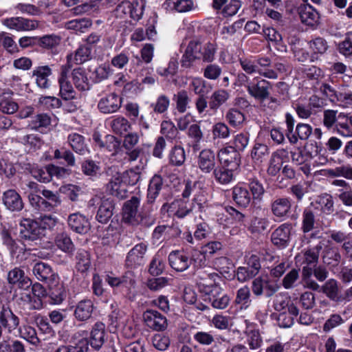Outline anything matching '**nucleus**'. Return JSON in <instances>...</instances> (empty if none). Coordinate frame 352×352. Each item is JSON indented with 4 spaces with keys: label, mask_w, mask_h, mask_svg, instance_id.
<instances>
[{
    "label": "nucleus",
    "mask_w": 352,
    "mask_h": 352,
    "mask_svg": "<svg viewBox=\"0 0 352 352\" xmlns=\"http://www.w3.org/2000/svg\"><path fill=\"white\" fill-rule=\"evenodd\" d=\"M321 245L304 250L295 256L296 265L302 267V283L304 287L318 291L320 285L311 278L313 270L316 267Z\"/></svg>",
    "instance_id": "1"
},
{
    "label": "nucleus",
    "mask_w": 352,
    "mask_h": 352,
    "mask_svg": "<svg viewBox=\"0 0 352 352\" xmlns=\"http://www.w3.org/2000/svg\"><path fill=\"white\" fill-rule=\"evenodd\" d=\"M30 206L39 212H54L61 204L59 192L43 187L28 195Z\"/></svg>",
    "instance_id": "2"
},
{
    "label": "nucleus",
    "mask_w": 352,
    "mask_h": 352,
    "mask_svg": "<svg viewBox=\"0 0 352 352\" xmlns=\"http://www.w3.org/2000/svg\"><path fill=\"white\" fill-rule=\"evenodd\" d=\"M248 94L261 102L270 98V91L272 88L270 82L258 76L252 78L248 85H245Z\"/></svg>",
    "instance_id": "3"
},
{
    "label": "nucleus",
    "mask_w": 352,
    "mask_h": 352,
    "mask_svg": "<svg viewBox=\"0 0 352 352\" xmlns=\"http://www.w3.org/2000/svg\"><path fill=\"white\" fill-rule=\"evenodd\" d=\"M72 55L67 56V63L61 66L58 84L60 87L59 96L64 100H69L74 98L75 91L71 82L68 80V74L72 68Z\"/></svg>",
    "instance_id": "4"
},
{
    "label": "nucleus",
    "mask_w": 352,
    "mask_h": 352,
    "mask_svg": "<svg viewBox=\"0 0 352 352\" xmlns=\"http://www.w3.org/2000/svg\"><path fill=\"white\" fill-rule=\"evenodd\" d=\"M19 236L25 242H33L43 237L42 229L36 219L23 217L19 221Z\"/></svg>",
    "instance_id": "5"
},
{
    "label": "nucleus",
    "mask_w": 352,
    "mask_h": 352,
    "mask_svg": "<svg viewBox=\"0 0 352 352\" xmlns=\"http://www.w3.org/2000/svg\"><path fill=\"white\" fill-rule=\"evenodd\" d=\"M0 324L8 333H12L19 328V318L13 312L9 302L0 304Z\"/></svg>",
    "instance_id": "6"
},
{
    "label": "nucleus",
    "mask_w": 352,
    "mask_h": 352,
    "mask_svg": "<svg viewBox=\"0 0 352 352\" xmlns=\"http://www.w3.org/2000/svg\"><path fill=\"white\" fill-rule=\"evenodd\" d=\"M74 345H60L53 352H88V331H78L72 338Z\"/></svg>",
    "instance_id": "7"
},
{
    "label": "nucleus",
    "mask_w": 352,
    "mask_h": 352,
    "mask_svg": "<svg viewBox=\"0 0 352 352\" xmlns=\"http://www.w3.org/2000/svg\"><path fill=\"white\" fill-rule=\"evenodd\" d=\"M1 23L10 30L17 32H27L36 30L38 27L36 20L21 16H12L1 20Z\"/></svg>",
    "instance_id": "8"
},
{
    "label": "nucleus",
    "mask_w": 352,
    "mask_h": 352,
    "mask_svg": "<svg viewBox=\"0 0 352 352\" xmlns=\"http://www.w3.org/2000/svg\"><path fill=\"white\" fill-rule=\"evenodd\" d=\"M140 205V200L136 197L124 203L122 209V220L129 224L135 226L143 223V218L138 213V208Z\"/></svg>",
    "instance_id": "9"
},
{
    "label": "nucleus",
    "mask_w": 352,
    "mask_h": 352,
    "mask_svg": "<svg viewBox=\"0 0 352 352\" xmlns=\"http://www.w3.org/2000/svg\"><path fill=\"white\" fill-rule=\"evenodd\" d=\"M7 281L12 286L24 290H28L32 285V280L21 267H14L9 270Z\"/></svg>",
    "instance_id": "10"
},
{
    "label": "nucleus",
    "mask_w": 352,
    "mask_h": 352,
    "mask_svg": "<svg viewBox=\"0 0 352 352\" xmlns=\"http://www.w3.org/2000/svg\"><path fill=\"white\" fill-rule=\"evenodd\" d=\"M1 201L5 208L11 212H19L24 208V202L21 195L10 188L2 194Z\"/></svg>",
    "instance_id": "11"
},
{
    "label": "nucleus",
    "mask_w": 352,
    "mask_h": 352,
    "mask_svg": "<svg viewBox=\"0 0 352 352\" xmlns=\"http://www.w3.org/2000/svg\"><path fill=\"white\" fill-rule=\"evenodd\" d=\"M143 320L146 327L156 331H164L168 327L166 316L156 310L145 311L143 314Z\"/></svg>",
    "instance_id": "12"
},
{
    "label": "nucleus",
    "mask_w": 352,
    "mask_h": 352,
    "mask_svg": "<svg viewBox=\"0 0 352 352\" xmlns=\"http://www.w3.org/2000/svg\"><path fill=\"white\" fill-rule=\"evenodd\" d=\"M252 289L256 296L264 294L267 297H271L278 289V285L268 278L257 277L252 283Z\"/></svg>",
    "instance_id": "13"
},
{
    "label": "nucleus",
    "mask_w": 352,
    "mask_h": 352,
    "mask_svg": "<svg viewBox=\"0 0 352 352\" xmlns=\"http://www.w3.org/2000/svg\"><path fill=\"white\" fill-rule=\"evenodd\" d=\"M52 69L49 65L38 66L32 71V78L36 86L42 90L49 89L52 87Z\"/></svg>",
    "instance_id": "14"
},
{
    "label": "nucleus",
    "mask_w": 352,
    "mask_h": 352,
    "mask_svg": "<svg viewBox=\"0 0 352 352\" xmlns=\"http://www.w3.org/2000/svg\"><path fill=\"white\" fill-rule=\"evenodd\" d=\"M202 45L197 40L190 41L182 58V65L189 67L196 59H200L201 56Z\"/></svg>",
    "instance_id": "15"
},
{
    "label": "nucleus",
    "mask_w": 352,
    "mask_h": 352,
    "mask_svg": "<svg viewBox=\"0 0 352 352\" xmlns=\"http://www.w3.org/2000/svg\"><path fill=\"white\" fill-rule=\"evenodd\" d=\"M197 164L198 168L204 173L214 170L216 165L214 152L210 148L202 150L197 156Z\"/></svg>",
    "instance_id": "16"
},
{
    "label": "nucleus",
    "mask_w": 352,
    "mask_h": 352,
    "mask_svg": "<svg viewBox=\"0 0 352 352\" xmlns=\"http://www.w3.org/2000/svg\"><path fill=\"white\" fill-rule=\"evenodd\" d=\"M68 225L76 232L84 235V242L88 241V219L80 213L71 214L68 217Z\"/></svg>",
    "instance_id": "17"
},
{
    "label": "nucleus",
    "mask_w": 352,
    "mask_h": 352,
    "mask_svg": "<svg viewBox=\"0 0 352 352\" xmlns=\"http://www.w3.org/2000/svg\"><path fill=\"white\" fill-rule=\"evenodd\" d=\"M147 247L144 243L135 245L128 253L126 258V265L133 268L144 263V256Z\"/></svg>",
    "instance_id": "18"
},
{
    "label": "nucleus",
    "mask_w": 352,
    "mask_h": 352,
    "mask_svg": "<svg viewBox=\"0 0 352 352\" xmlns=\"http://www.w3.org/2000/svg\"><path fill=\"white\" fill-rule=\"evenodd\" d=\"M33 273L40 281L49 283L54 281L58 276L54 272L51 265L47 263L39 261L34 264Z\"/></svg>",
    "instance_id": "19"
},
{
    "label": "nucleus",
    "mask_w": 352,
    "mask_h": 352,
    "mask_svg": "<svg viewBox=\"0 0 352 352\" xmlns=\"http://www.w3.org/2000/svg\"><path fill=\"white\" fill-rule=\"evenodd\" d=\"M52 281L48 284L47 296L49 297L50 303L59 305L63 302L67 296V292L63 283Z\"/></svg>",
    "instance_id": "20"
},
{
    "label": "nucleus",
    "mask_w": 352,
    "mask_h": 352,
    "mask_svg": "<svg viewBox=\"0 0 352 352\" xmlns=\"http://www.w3.org/2000/svg\"><path fill=\"white\" fill-rule=\"evenodd\" d=\"M205 300H208L214 309H223L229 305L230 298L219 286L214 287L213 291L206 296Z\"/></svg>",
    "instance_id": "21"
},
{
    "label": "nucleus",
    "mask_w": 352,
    "mask_h": 352,
    "mask_svg": "<svg viewBox=\"0 0 352 352\" xmlns=\"http://www.w3.org/2000/svg\"><path fill=\"white\" fill-rule=\"evenodd\" d=\"M121 104V98L116 94H111L101 98L98 107L100 111L104 113H112L120 108Z\"/></svg>",
    "instance_id": "22"
},
{
    "label": "nucleus",
    "mask_w": 352,
    "mask_h": 352,
    "mask_svg": "<svg viewBox=\"0 0 352 352\" xmlns=\"http://www.w3.org/2000/svg\"><path fill=\"white\" fill-rule=\"evenodd\" d=\"M170 265L177 272H184L187 270L191 263L188 256L182 252L173 251L168 256Z\"/></svg>",
    "instance_id": "23"
},
{
    "label": "nucleus",
    "mask_w": 352,
    "mask_h": 352,
    "mask_svg": "<svg viewBox=\"0 0 352 352\" xmlns=\"http://www.w3.org/2000/svg\"><path fill=\"white\" fill-rule=\"evenodd\" d=\"M212 6L215 10H221L224 16H232L237 13L241 3L239 0H213Z\"/></svg>",
    "instance_id": "24"
},
{
    "label": "nucleus",
    "mask_w": 352,
    "mask_h": 352,
    "mask_svg": "<svg viewBox=\"0 0 352 352\" xmlns=\"http://www.w3.org/2000/svg\"><path fill=\"white\" fill-rule=\"evenodd\" d=\"M291 208V199L288 197L276 198L271 204L272 212L278 218H285L288 216Z\"/></svg>",
    "instance_id": "25"
},
{
    "label": "nucleus",
    "mask_w": 352,
    "mask_h": 352,
    "mask_svg": "<svg viewBox=\"0 0 352 352\" xmlns=\"http://www.w3.org/2000/svg\"><path fill=\"white\" fill-rule=\"evenodd\" d=\"M232 198L238 206L243 208H247L252 201L251 194L244 184H238L232 188Z\"/></svg>",
    "instance_id": "26"
},
{
    "label": "nucleus",
    "mask_w": 352,
    "mask_h": 352,
    "mask_svg": "<svg viewBox=\"0 0 352 352\" xmlns=\"http://www.w3.org/2000/svg\"><path fill=\"white\" fill-rule=\"evenodd\" d=\"M108 126L116 135H124L127 133L131 127L130 122L124 116H115L107 120Z\"/></svg>",
    "instance_id": "27"
},
{
    "label": "nucleus",
    "mask_w": 352,
    "mask_h": 352,
    "mask_svg": "<svg viewBox=\"0 0 352 352\" xmlns=\"http://www.w3.org/2000/svg\"><path fill=\"white\" fill-rule=\"evenodd\" d=\"M287 152L285 149H278L272 153L268 163L267 172L270 175L276 176L280 170L284 158Z\"/></svg>",
    "instance_id": "28"
},
{
    "label": "nucleus",
    "mask_w": 352,
    "mask_h": 352,
    "mask_svg": "<svg viewBox=\"0 0 352 352\" xmlns=\"http://www.w3.org/2000/svg\"><path fill=\"white\" fill-rule=\"evenodd\" d=\"M75 274L86 278L88 275V251L79 249L75 256Z\"/></svg>",
    "instance_id": "29"
},
{
    "label": "nucleus",
    "mask_w": 352,
    "mask_h": 352,
    "mask_svg": "<svg viewBox=\"0 0 352 352\" xmlns=\"http://www.w3.org/2000/svg\"><path fill=\"white\" fill-rule=\"evenodd\" d=\"M229 98L230 94L227 90L223 89L215 90L209 98V109L213 113H216L219 108L228 101Z\"/></svg>",
    "instance_id": "30"
},
{
    "label": "nucleus",
    "mask_w": 352,
    "mask_h": 352,
    "mask_svg": "<svg viewBox=\"0 0 352 352\" xmlns=\"http://www.w3.org/2000/svg\"><path fill=\"white\" fill-rule=\"evenodd\" d=\"M34 322L38 327L40 334L50 338L56 335L54 326L50 324L49 318L40 314H36L33 316Z\"/></svg>",
    "instance_id": "31"
},
{
    "label": "nucleus",
    "mask_w": 352,
    "mask_h": 352,
    "mask_svg": "<svg viewBox=\"0 0 352 352\" xmlns=\"http://www.w3.org/2000/svg\"><path fill=\"white\" fill-rule=\"evenodd\" d=\"M107 189L113 196L123 198L125 196V185L122 182L121 175L119 173L113 175L107 186Z\"/></svg>",
    "instance_id": "32"
},
{
    "label": "nucleus",
    "mask_w": 352,
    "mask_h": 352,
    "mask_svg": "<svg viewBox=\"0 0 352 352\" xmlns=\"http://www.w3.org/2000/svg\"><path fill=\"white\" fill-rule=\"evenodd\" d=\"M104 325L97 322L93 327L89 338V344L96 349H100L104 342Z\"/></svg>",
    "instance_id": "33"
},
{
    "label": "nucleus",
    "mask_w": 352,
    "mask_h": 352,
    "mask_svg": "<svg viewBox=\"0 0 352 352\" xmlns=\"http://www.w3.org/2000/svg\"><path fill=\"white\" fill-rule=\"evenodd\" d=\"M300 17L301 21L309 26H315L319 22V14L310 6L300 8Z\"/></svg>",
    "instance_id": "34"
},
{
    "label": "nucleus",
    "mask_w": 352,
    "mask_h": 352,
    "mask_svg": "<svg viewBox=\"0 0 352 352\" xmlns=\"http://www.w3.org/2000/svg\"><path fill=\"white\" fill-rule=\"evenodd\" d=\"M322 292L331 300L340 302L341 294H340L339 283L333 279H329L321 287Z\"/></svg>",
    "instance_id": "35"
},
{
    "label": "nucleus",
    "mask_w": 352,
    "mask_h": 352,
    "mask_svg": "<svg viewBox=\"0 0 352 352\" xmlns=\"http://www.w3.org/2000/svg\"><path fill=\"white\" fill-rule=\"evenodd\" d=\"M312 133V127L308 124L300 123L296 127V134L287 136L291 144H296L298 139L302 140H307Z\"/></svg>",
    "instance_id": "36"
},
{
    "label": "nucleus",
    "mask_w": 352,
    "mask_h": 352,
    "mask_svg": "<svg viewBox=\"0 0 352 352\" xmlns=\"http://www.w3.org/2000/svg\"><path fill=\"white\" fill-rule=\"evenodd\" d=\"M56 245L65 253H72L74 251V245L66 232H60L57 233L54 239Z\"/></svg>",
    "instance_id": "37"
},
{
    "label": "nucleus",
    "mask_w": 352,
    "mask_h": 352,
    "mask_svg": "<svg viewBox=\"0 0 352 352\" xmlns=\"http://www.w3.org/2000/svg\"><path fill=\"white\" fill-rule=\"evenodd\" d=\"M289 226L283 224L273 232L272 241L276 245L285 246L289 239Z\"/></svg>",
    "instance_id": "38"
},
{
    "label": "nucleus",
    "mask_w": 352,
    "mask_h": 352,
    "mask_svg": "<svg viewBox=\"0 0 352 352\" xmlns=\"http://www.w3.org/2000/svg\"><path fill=\"white\" fill-rule=\"evenodd\" d=\"M220 162L226 165L238 164L239 155L232 146L221 148L218 153Z\"/></svg>",
    "instance_id": "39"
},
{
    "label": "nucleus",
    "mask_w": 352,
    "mask_h": 352,
    "mask_svg": "<svg viewBox=\"0 0 352 352\" xmlns=\"http://www.w3.org/2000/svg\"><path fill=\"white\" fill-rule=\"evenodd\" d=\"M60 42V37L55 34H46L38 36L37 47L41 50H51L55 49Z\"/></svg>",
    "instance_id": "40"
},
{
    "label": "nucleus",
    "mask_w": 352,
    "mask_h": 352,
    "mask_svg": "<svg viewBox=\"0 0 352 352\" xmlns=\"http://www.w3.org/2000/svg\"><path fill=\"white\" fill-rule=\"evenodd\" d=\"M270 153L266 144L256 143L251 151V158L256 165L261 164Z\"/></svg>",
    "instance_id": "41"
},
{
    "label": "nucleus",
    "mask_w": 352,
    "mask_h": 352,
    "mask_svg": "<svg viewBox=\"0 0 352 352\" xmlns=\"http://www.w3.org/2000/svg\"><path fill=\"white\" fill-rule=\"evenodd\" d=\"M163 186L162 177L159 175H155L150 180L148 188L147 197L148 201L153 202L155 200Z\"/></svg>",
    "instance_id": "42"
},
{
    "label": "nucleus",
    "mask_w": 352,
    "mask_h": 352,
    "mask_svg": "<svg viewBox=\"0 0 352 352\" xmlns=\"http://www.w3.org/2000/svg\"><path fill=\"white\" fill-rule=\"evenodd\" d=\"M74 83L80 91L88 89V78L85 69L78 67L72 72Z\"/></svg>",
    "instance_id": "43"
},
{
    "label": "nucleus",
    "mask_w": 352,
    "mask_h": 352,
    "mask_svg": "<svg viewBox=\"0 0 352 352\" xmlns=\"http://www.w3.org/2000/svg\"><path fill=\"white\" fill-rule=\"evenodd\" d=\"M234 303L239 305L241 309H247L252 303L250 288L245 285L236 291Z\"/></svg>",
    "instance_id": "44"
},
{
    "label": "nucleus",
    "mask_w": 352,
    "mask_h": 352,
    "mask_svg": "<svg viewBox=\"0 0 352 352\" xmlns=\"http://www.w3.org/2000/svg\"><path fill=\"white\" fill-rule=\"evenodd\" d=\"M165 4L178 12H190L197 8L193 0H166Z\"/></svg>",
    "instance_id": "45"
},
{
    "label": "nucleus",
    "mask_w": 352,
    "mask_h": 352,
    "mask_svg": "<svg viewBox=\"0 0 352 352\" xmlns=\"http://www.w3.org/2000/svg\"><path fill=\"white\" fill-rule=\"evenodd\" d=\"M8 250L10 256L15 258L16 261H23L27 258V251L25 245H19L14 239L5 245Z\"/></svg>",
    "instance_id": "46"
},
{
    "label": "nucleus",
    "mask_w": 352,
    "mask_h": 352,
    "mask_svg": "<svg viewBox=\"0 0 352 352\" xmlns=\"http://www.w3.org/2000/svg\"><path fill=\"white\" fill-rule=\"evenodd\" d=\"M309 47L312 52V58H318V55L324 54L328 50L327 41L321 37H316L309 42Z\"/></svg>",
    "instance_id": "47"
},
{
    "label": "nucleus",
    "mask_w": 352,
    "mask_h": 352,
    "mask_svg": "<svg viewBox=\"0 0 352 352\" xmlns=\"http://www.w3.org/2000/svg\"><path fill=\"white\" fill-rule=\"evenodd\" d=\"M20 333V336L32 344H36L40 342L36 329L30 324H24L19 326L17 329Z\"/></svg>",
    "instance_id": "48"
},
{
    "label": "nucleus",
    "mask_w": 352,
    "mask_h": 352,
    "mask_svg": "<svg viewBox=\"0 0 352 352\" xmlns=\"http://www.w3.org/2000/svg\"><path fill=\"white\" fill-rule=\"evenodd\" d=\"M113 206L110 201L107 199L103 201L98 210L96 219L100 223H107L113 215Z\"/></svg>",
    "instance_id": "49"
},
{
    "label": "nucleus",
    "mask_w": 352,
    "mask_h": 352,
    "mask_svg": "<svg viewBox=\"0 0 352 352\" xmlns=\"http://www.w3.org/2000/svg\"><path fill=\"white\" fill-rule=\"evenodd\" d=\"M327 175L330 177H342L347 179H352V166L349 164H342L327 170Z\"/></svg>",
    "instance_id": "50"
},
{
    "label": "nucleus",
    "mask_w": 352,
    "mask_h": 352,
    "mask_svg": "<svg viewBox=\"0 0 352 352\" xmlns=\"http://www.w3.org/2000/svg\"><path fill=\"white\" fill-rule=\"evenodd\" d=\"M74 316L76 321L86 322L88 320V300L83 299L75 306Z\"/></svg>",
    "instance_id": "51"
},
{
    "label": "nucleus",
    "mask_w": 352,
    "mask_h": 352,
    "mask_svg": "<svg viewBox=\"0 0 352 352\" xmlns=\"http://www.w3.org/2000/svg\"><path fill=\"white\" fill-rule=\"evenodd\" d=\"M85 138L78 133H72L68 136V142L72 149L77 153L82 155L86 150Z\"/></svg>",
    "instance_id": "52"
},
{
    "label": "nucleus",
    "mask_w": 352,
    "mask_h": 352,
    "mask_svg": "<svg viewBox=\"0 0 352 352\" xmlns=\"http://www.w3.org/2000/svg\"><path fill=\"white\" fill-rule=\"evenodd\" d=\"M160 133L168 140H175L179 134L177 128L170 120H164L160 125Z\"/></svg>",
    "instance_id": "53"
},
{
    "label": "nucleus",
    "mask_w": 352,
    "mask_h": 352,
    "mask_svg": "<svg viewBox=\"0 0 352 352\" xmlns=\"http://www.w3.org/2000/svg\"><path fill=\"white\" fill-rule=\"evenodd\" d=\"M173 100L176 103V109L179 113H184L189 107L190 98L185 90H182L174 95Z\"/></svg>",
    "instance_id": "54"
},
{
    "label": "nucleus",
    "mask_w": 352,
    "mask_h": 352,
    "mask_svg": "<svg viewBox=\"0 0 352 352\" xmlns=\"http://www.w3.org/2000/svg\"><path fill=\"white\" fill-rule=\"evenodd\" d=\"M170 163L174 166H181L186 160L184 148L181 146H174L169 153Z\"/></svg>",
    "instance_id": "55"
},
{
    "label": "nucleus",
    "mask_w": 352,
    "mask_h": 352,
    "mask_svg": "<svg viewBox=\"0 0 352 352\" xmlns=\"http://www.w3.org/2000/svg\"><path fill=\"white\" fill-rule=\"evenodd\" d=\"M37 221L42 229L41 234L43 236H45L47 230H52L58 223V219L52 214L41 216L40 219Z\"/></svg>",
    "instance_id": "56"
},
{
    "label": "nucleus",
    "mask_w": 352,
    "mask_h": 352,
    "mask_svg": "<svg viewBox=\"0 0 352 352\" xmlns=\"http://www.w3.org/2000/svg\"><path fill=\"white\" fill-rule=\"evenodd\" d=\"M215 179L221 184H227L233 180L234 175L231 169L225 167H219L214 169Z\"/></svg>",
    "instance_id": "57"
},
{
    "label": "nucleus",
    "mask_w": 352,
    "mask_h": 352,
    "mask_svg": "<svg viewBox=\"0 0 352 352\" xmlns=\"http://www.w3.org/2000/svg\"><path fill=\"white\" fill-rule=\"evenodd\" d=\"M32 177L39 182L47 183L52 180L49 164L41 168H34L31 170Z\"/></svg>",
    "instance_id": "58"
},
{
    "label": "nucleus",
    "mask_w": 352,
    "mask_h": 352,
    "mask_svg": "<svg viewBox=\"0 0 352 352\" xmlns=\"http://www.w3.org/2000/svg\"><path fill=\"white\" fill-rule=\"evenodd\" d=\"M23 143L30 146V150L36 151L41 148L44 144L43 140L38 134H28L23 137Z\"/></svg>",
    "instance_id": "59"
},
{
    "label": "nucleus",
    "mask_w": 352,
    "mask_h": 352,
    "mask_svg": "<svg viewBox=\"0 0 352 352\" xmlns=\"http://www.w3.org/2000/svg\"><path fill=\"white\" fill-rule=\"evenodd\" d=\"M249 134L247 132H241L237 133L234 136L232 146L239 153V151H243L249 144Z\"/></svg>",
    "instance_id": "60"
},
{
    "label": "nucleus",
    "mask_w": 352,
    "mask_h": 352,
    "mask_svg": "<svg viewBox=\"0 0 352 352\" xmlns=\"http://www.w3.org/2000/svg\"><path fill=\"white\" fill-rule=\"evenodd\" d=\"M228 123L232 126L241 125L245 120L243 113L237 109H230L226 115Z\"/></svg>",
    "instance_id": "61"
},
{
    "label": "nucleus",
    "mask_w": 352,
    "mask_h": 352,
    "mask_svg": "<svg viewBox=\"0 0 352 352\" xmlns=\"http://www.w3.org/2000/svg\"><path fill=\"white\" fill-rule=\"evenodd\" d=\"M66 27L75 30L76 33H85L88 30V19L84 17L71 20L66 23Z\"/></svg>",
    "instance_id": "62"
},
{
    "label": "nucleus",
    "mask_w": 352,
    "mask_h": 352,
    "mask_svg": "<svg viewBox=\"0 0 352 352\" xmlns=\"http://www.w3.org/2000/svg\"><path fill=\"white\" fill-rule=\"evenodd\" d=\"M54 157L56 160H64L67 166H74L76 164L73 153L65 148L56 149L54 153Z\"/></svg>",
    "instance_id": "63"
},
{
    "label": "nucleus",
    "mask_w": 352,
    "mask_h": 352,
    "mask_svg": "<svg viewBox=\"0 0 352 352\" xmlns=\"http://www.w3.org/2000/svg\"><path fill=\"white\" fill-rule=\"evenodd\" d=\"M16 174V168L14 164L8 160L0 159V177L3 179L12 178Z\"/></svg>",
    "instance_id": "64"
}]
</instances>
